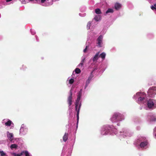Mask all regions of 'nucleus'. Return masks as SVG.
<instances>
[{
    "instance_id": "6",
    "label": "nucleus",
    "mask_w": 156,
    "mask_h": 156,
    "mask_svg": "<svg viewBox=\"0 0 156 156\" xmlns=\"http://www.w3.org/2000/svg\"><path fill=\"white\" fill-rule=\"evenodd\" d=\"M148 95L150 97L154 98L156 96V87H150L147 92Z\"/></svg>"
},
{
    "instance_id": "32",
    "label": "nucleus",
    "mask_w": 156,
    "mask_h": 156,
    "mask_svg": "<svg viewBox=\"0 0 156 156\" xmlns=\"http://www.w3.org/2000/svg\"><path fill=\"white\" fill-rule=\"evenodd\" d=\"M85 58H86L85 56L82 57L81 63L83 64V63L84 62Z\"/></svg>"
},
{
    "instance_id": "42",
    "label": "nucleus",
    "mask_w": 156,
    "mask_h": 156,
    "mask_svg": "<svg viewBox=\"0 0 156 156\" xmlns=\"http://www.w3.org/2000/svg\"><path fill=\"white\" fill-rule=\"evenodd\" d=\"M12 0H6V2H9L12 1Z\"/></svg>"
},
{
    "instance_id": "34",
    "label": "nucleus",
    "mask_w": 156,
    "mask_h": 156,
    "mask_svg": "<svg viewBox=\"0 0 156 156\" xmlns=\"http://www.w3.org/2000/svg\"><path fill=\"white\" fill-rule=\"evenodd\" d=\"M30 31H31L32 34L33 35H34L36 33V32H35V30H33L32 29L30 30Z\"/></svg>"
},
{
    "instance_id": "4",
    "label": "nucleus",
    "mask_w": 156,
    "mask_h": 156,
    "mask_svg": "<svg viewBox=\"0 0 156 156\" xmlns=\"http://www.w3.org/2000/svg\"><path fill=\"white\" fill-rule=\"evenodd\" d=\"M82 92V89H80L77 95V97L75 103V110L77 112L76 116L77 118V125L79 120V114L80 108L81 105V101H80Z\"/></svg>"
},
{
    "instance_id": "28",
    "label": "nucleus",
    "mask_w": 156,
    "mask_h": 156,
    "mask_svg": "<svg viewBox=\"0 0 156 156\" xmlns=\"http://www.w3.org/2000/svg\"><path fill=\"white\" fill-rule=\"evenodd\" d=\"M95 12L98 14H99L101 13V12L100 10V9H96L95 10Z\"/></svg>"
},
{
    "instance_id": "23",
    "label": "nucleus",
    "mask_w": 156,
    "mask_h": 156,
    "mask_svg": "<svg viewBox=\"0 0 156 156\" xmlns=\"http://www.w3.org/2000/svg\"><path fill=\"white\" fill-rule=\"evenodd\" d=\"M68 134L67 133H65L63 136V140L64 141L66 142L68 139Z\"/></svg>"
},
{
    "instance_id": "38",
    "label": "nucleus",
    "mask_w": 156,
    "mask_h": 156,
    "mask_svg": "<svg viewBox=\"0 0 156 156\" xmlns=\"http://www.w3.org/2000/svg\"><path fill=\"white\" fill-rule=\"evenodd\" d=\"M71 152L70 151L69 152H68V154L67 155V156H71Z\"/></svg>"
},
{
    "instance_id": "45",
    "label": "nucleus",
    "mask_w": 156,
    "mask_h": 156,
    "mask_svg": "<svg viewBox=\"0 0 156 156\" xmlns=\"http://www.w3.org/2000/svg\"><path fill=\"white\" fill-rule=\"evenodd\" d=\"M117 125L118 126H119V123H118L117 124Z\"/></svg>"
},
{
    "instance_id": "9",
    "label": "nucleus",
    "mask_w": 156,
    "mask_h": 156,
    "mask_svg": "<svg viewBox=\"0 0 156 156\" xmlns=\"http://www.w3.org/2000/svg\"><path fill=\"white\" fill-rule=\"evenodd\" d=\"M98 70V68H95L94 70L91 72L90 75L88 79L87 80L85 85L84 87V89H85L87 87V86H88L89 84L90 83V82L91 81L92 78L93 77V76L92 74V73H94V72H95L96 71Z\"/></svg>"
},
{
    "instance_id": "15",
    "label": "nucleus",
    "mask_w": 156,
    "mask_h": 156,
    "mask_svg": "<svg viewBox=\"0 0 156 156\" xmlns=\"http://www.w3.org/2000/svg\"><path fill=\"white\" fill-rule=\"evenodd\" d=\"M94 20H92L91 21L89 22L87 24V28L88 29H90V27L91 26V29H92L94 28V25L93 24H94Z\"/></svg>"
},
{
    "instance_id": "33",
    "label": "nucleus",
    "mask_w": 156,
    "mask_h": 156,
    "mask_svg": "<svg viewBox=\"0 0 156 156\" xmlns=\"http://www.w3.org/2000/svg\"><path fill=\"white\" fill-rule=\"evenodd\" d=\"M151 8L152 10L156 11V7L154 5H151Z\"/></svg>"
},
{
    "instance_id": "2",
    "label": "nucleus",
    "mask_w": 156,
    "mask_h": 156,
    "mask_svg": "<svg viewBox=\"0 0 156 156\" xmlns=\"http://www.w3.org/2000/svg\"><path fill=\"white\" fill-rule=\"evenodd\" d=\"M133 98L136 100L137 103L145 107V109H154L156 108V100L150 99L148 100L146 95L143 92H137Z\"/></svg>"
},
{
    "instance_id": "41",
    "label": "nucleus",
    "mask_w": 156,
    "mask_h": 156,
    "mask_svg": "<svg viewBox=\"0 0 156 156\" xmlns=\"http://www.w3.org/2000/svg\"><path fill=\"white\" fill-rule=\"evenodd\" d=\"M137 130H139L140 129V126H138L137 127Z\"/></svg>"
},
{
    "instance_id": "31",
    "label": "nucleus",
    "mask_w": 156,
    "mask_h": 156,
    "mask_svg": "<svg viewBox=\"0 0 156 156\" xmlns=\"http://www.w3.org/2000/svg\"><path fill=\"white\" fill-rule=\"evenodd\" d=\"M153 135L156 138V126L154 128V131H153Z\"/></svg>"
},
{
    "instance_id": "7",
    "label": "nucleus",
    "mask_w": 156,
    "mask_h": 156,
    "mask_svg": "<svg viewBox=\"0 0 156 156\" xmlns=\"http://www.w3.org/2000/svg\"><path fill=\"white\" fill-rule=\"evenodd\" d=\"M2 123L6 126H10V129H13L14 124L9 119H4L2 121Z\"/></svg>"
},
{
    "instance_id": "46",
    "label": "nucleus",
    "mask_w": 156,
    "mask_h": 156,
    "mask_svg": "<svg viewBox=\"0 0 156 156\" xmlns=\"http://www.w3.org/2000/svg\"><path fill=\"white\" fill-rule=\"evenodd\" d=\"M61 156H64L63 155V154L62 153V154L61 155Z\"/></svg>"
},
{
    "instance_id": "11",
    "label": "nucleus",
    "mask_w": 156,
    "mask_h": 156,
    "mask_svg": "<svg viewBox=\"0 0 156 156\" xmlns=\"http://www.w3.org/2000/svg\"><path fill=\"white\" fill-rule=\"evenodd\" d=\"M72 90H70L69 92V95L68 97V99H67V102L68 104L69 105V110L71 111L72 109V108H71V105L72 104Z\"/></svg>"
},
{
    "instance_id": "26",
    "label": "nucleus",
    "mask_w": 156,
    "mask_h": 156,
    "mask_svg": "<svg viewBox=\"0 0 156 156\" xmlns=\"http://www.w3.org/2000/svg\"><path fill=\"white\" fill-rule=\"evenodd\" d=\"M18 147L17 144H12L10 146V148L11 149H16Z\"/></svg>"
},
{
    "instance_id": "24",
    "label": "nucleus",
    "mask_w": 156,
    "mask_h": 156,
    "mask_svg": "<svg viewBox=\"0 0 156 156\" xmlns=\"http://www.w3.org/2000/svg\"><path fill=\"white\" fill-rule=\"evenodd\" d=\"M20 1L21 3L23 4H26L31 2H33L34 1V0H20Z\"/></svg>"
},
{
    "instance_id": "10",
    "label": "nucleus",
    "mask_w": 156,
    "mask_h": 156,
    "mask_svg": "<svg viewBox=\"0 0 156 156\" xmlns=\"http://www.w3.org/2000/svg\"><path fill=\"white\" fill-rule=\"evenodd\" d=\"M147 119L150 122L156 121V115L153 113H149L148 115Z\"/></svg>"
},
{
    "instance_id": "21",
    "label": "nucleus",
    "mask_w": 156,
    "mask_h": 156,
    "mask_svg": "<svg viewBox=\"0 0 156 156\" xmlns=\"http://www.w3.org/2000/svg\"><path fill=\"white\" fill-rule=\"evenodd\" d=\"M93 20L94 21L95 20L96 21H99L101 20V16L100 15L96 16Z\"/></svg>"
},
{
    "instance_id": "22",
    "label": "nucleus",
    "mask_w": 156,
    "mask_h": 156,
    "mask_svg": "<svg viewBox=\"0 0 156 156\" xmlns=\"http://www.w3.org/2000/svg\"><path fill=\"white\" fill-rule=\"evenodd\" d=\"M34 1L33 2H31L34 3H39L41 2L42 3H43L45 1V0H34Z\"/></svg>"
},
{
    "instance_id": "1",
    "label": "nucleus",
    "mask_w": 156,
    "mask_h": 156,
    "mask_svg": "<svg viewBox=\"0 0 156 156\" xmlns=\"http://www.w3.org/2000/svg\"><path fill=\"white\" fill-rule=\"evenodd\" d=\"M100 132L102 136L115 134L118 136L120 139L123 138H128L132 136L133 134V133L126 129H123L119 133H117L116 129L113 126L108 125L103 126L101 129Z\"/></svg>"
},
{
    "instance_id": "12",
    "label": "nucleus",
    "mask_w": 156,
    "mask_h": 156,
    "mask_svg": "<svg viewBox=\"0 0 156 156\" xmlns=\"http://www.w3.org/2000/svg\"><path fill=\"white\" fill-rule=\"evenodd\" d=\"M103 36L101 35L97 38V46L101 48L103 45Z\"/></svg>"
},
{
    "instance_id": "35",
    "label": "nucleus",
    "mask_w": 156,
    "mask_h": 156,
    "mask_svg": "<svg viewBox=\"0 0 156 156\" xmlns=\"http://www.w3.org/2000/svg\"><path fill=\"white\" fill-rule=\"evenodd\" d=\"M79 15L80 16L84 17L86 16V14L85 13H80L79 14Z\"/></svg>"
},
{
    "instance_id": "14",
    "label": "nucleus",
    "mask_w": 156,
    "mask_h": 156,
    "mask_svg": "<svg viewBox=\"0 0 156 156\" xmlns=\"http://www.w3.org/2000/svg\"><path fill=\"white\" fill-rule=\"evenodd\" d=\"M7 136L9 140L11 142H14L13 141V135L12 133L7 132Z\"/></svg>"
},
{
    "instance_id": "20",
    "label": "nucleus",
    "mask_w": 156,
    "mask_h": 156,
    "mask_svg": "<svg viewBox=\"0 0 156 156\" xmlns=\"http://www.w3.org/2000/svg\"><path fill=\"white\" fill-rule=\"evenodd\" d=\"M53 4V2L52 1H51L49 2V1L48 0H47V1L44 3V4H43L42 5L43 6H49L50 5H51Z\"/></svg>"
},
{
    "instance_id": "37",
    "label": "nucleus",
    "mask_w": 156,
    "mask_h": 156,
    "mask_svg": "<svg viewBox=\"0 0 156 156\" xmlns=\"http://www.w3.org/2000/svg\"><path fill=\"white\" fill-rule=\"evenodd\" d=\"M153 35L151 34H149L148 35V37L149 38H152L153 37Z\"/></svg>"
},
{
    "instance_id": "30",
    "label": "nucleus",
    "mask_w": 156,
    "mask_h": 156,
    "mask_svg": "<svg viewBox=\"0 0 156 156\" xmlns=\"http://www.w3.org/2000/svg\"><path fill=\"white\" fill-rule=\"evenodd\" d=\"M88 43V42L87 41L86 43V48H85L83 50V52H84V53H85L87 51V48H88L89 47V45H87V43Z\"/></svg>"
},
{
    "instance_id": "40",
    "label": "nucleus",
    "mask_w": 156,
    "mask_h": 156,
    "mask_svg": "<svg viewBox=\"0 0 156 156\" xmlns=\"http://www.w3.org/2000/svg\"><path fill=\"white\" fill-rule=\"evenodd\" d=\"M26 68L25 66H24V65H23L22 66V69L23 70L24 69H25V68Z\"/></svg>"
},
{
    "instance_id": "5",
    "label": "nucleus",
    "mask_w": 156,
    "mask_h": 156,
    "mask_svg": "<svg viewBox=\"0 0 156 156\" xmlns=\"http://www.w3.org/2000/svg\"><path fill=\"white\" fill-rule=\"evenodd\" d=\"M124 119L123 115L119 112H115L112 115L110 120L112 123H115L122 121Z\"/></svg>"
},
{
    "instance_id": "19",
    "label": "nucleus",
    "mask_w": 156,
    "mask_h": 156,
    "mask_svg": "<svg viewBox=\"0 0 156 156\" xmlns=\"http://www.w3.org/2000/svg\"><path fill=\"white\" fill-rule=\"evenodd\" d=\"M114 10L113 9L109 8L108 9L106 12L105 13V15L106 16L109 13H112L113 12Z\"/></svg>"
},
{
    "instance_id": "39",
    "label": "nucleus",
    "mask_w": 156,
    "mask_h": 156,
    "mask_svg": "<svg viewBox=\"0 0 156 156\" xmlns=\"http://www.w3.org/2000/svg\"><path fill=\"white\" fill-rule=\"evenodd\" d=\"M75 142V140H72V143H73V144H72V147H73V145L74 144Z\"/></svg>"
},
{
    "instance_id": "17",
    "label": "nucleus",
    "mask_w": 156,
    "mask_h": 156,
    "mask_svg": "<svg viewBox=\"0 0 156 156\" xmlns=\"http://www.w3.org/2000/svg\"><path fill=\"white\" fill-rule=\"evenodd\" d=\"M99 57V52L97 53L94 55L93 58V62H96L98 60Z\"/></svg>"
},
{
    "instance_id": "44",
    "label": "nucleus",
    "mask_w": 156,
    "mask_h": 156,
    "mask_svg": "<svg viewBox=\"0 0 156 156\" xmlns=\"http://www.w3.org/2000/svg\"><path fill=\"white\" fill-rule=\"evenodd\" d=\"M153 5L156 7V3L154 4Z\"/></svg>"
},
{
    "instance_id": "27",
    "label": "nucleus",
    "mask_w": 156,
    "mask_h": 156,
    "mask_svg": "<svg viewBox=\"0 0 156 156\" xmlns=\"http://www.w3.org/2000/svg\"><path fill=\"white\" fill-rule=\"evenodd\" d=\"M80 69L77 68L75 69V72H73V75L74 74V73H79L80 72Z\"/></svg>"
},
{
    "instance_id": "16",
    "label": "nucleus",
    "mask_w": 156,
    "mask_h": 156,
    "mask_svg": "<svg viewBox=\"0 0 156 156\" xmlns=\"http://www.w3.org/2000/svg\"><path fill=\"white\" fill-rule=\"evenodd\" d=\"M74 79L73 78H71L70 77H69L67 80V85L69 86V85H70V86L74 82Z\"/></svg>"
},
{
    "instance_id": "18",
    "label": "nucleus",
    "mask_w": 156,
    "mask_h": 156,
    "mask_svg": "<svg viewBox=\"0 0 156 156\" xmlns=\"http://www.w3.org/2000/svg\"><path fill=\"white\" fill-rule=\"evenodd\" d=\"M122 5L119 3H116L115 4V8L116 10L119 9L121 7Z\"/></svg>"
},
{
    "instance_id": "8",
    "label": "nucleus",
    "mask_w": 156,
    "mask_h": 156,
    "mask_svg": "<svg viewBox=\"0 0 156 156\" xmlns=\"http://www.w3.org/2000/svg\"><path fill=\"white\" fill-rule=\"evenodd\" d=\"M28 130L27 126L24 124H22L20 130V135L21 136L25 135L27 134Z\"/></svg>"
},
{
    "instance_id": "13",
    "label": "nucleus",
    "mask_w": 156,
    "mask_h": 156,
    "mask_svg": "<svg viewBox=\"0 0 156 156\" xmlns=\"http://www.w3.org/2000/svg\"><path fill=\"white\" fill-rule=\"evenodd\" d=\"M24 154H25L26 156H31L30 154L27 151H22L21 153L20 154H17L15 153H13L12 155L13 156H21Z\"/></svg>"
},
{
    "instance_id": "43",
    "label": "nucleus",
    "mask_w": 156,
    "mask_h": 156,
    "mask_svg": "<svg viewBox=\"0 0 156 156\" xmlns=\"http://www.w3.org/2000/svg\"><path fill=\"white\" fill-rule=\"evenodd\" d=\"M36 40H37V41H39V40H38V37L37 36H36Z\"/></svg>"
},
{
    "instance_id": "36",
    "label": "nucleus",
    "mask_w": 156,
    "mask_h": 156,
    "mask_svg": "<svg viewBox=\"0 0 156 156\" xmlns=\"http://www.w3.org/2000/svg\"><path fill=\"white\" fill-rule=\"evenodd\" d=\"M83 64L82 63H80L79 64L78 66V67H79V68H81L82 67H83Z\"/></svg>"
},
{
    "instance_id": "29",
    "label": "nucleus",
    "mask_w": 156,
    "mask_h": 156,
    "mask_svg": "<svg viewBox=\"0 0 156 156\" xmlns=\"http://www.w3.org/2000/svg\"><path fill=\"white\" fill-rule=\"evenodd\" d=\"M0 154L1 156H5L6 154L3 151L0 150Z\"/></svg>"
},
{
    "instance_id": "25",
    "label": "nucleus",
    "mask_w": 156,
    "mask_h": 156,
    "mask_svg": "<svg viewBox=\"0 0 156 156\" xmlns=\"http://www.w3.org/2000/svg\"><path fill=\"white\" fill-rule=\"evenodd\" d=\"M106 56V54L105 53L103 52L99 54V57H101L103 60H104Z\"/></svg>"
},
{
    "instance_id": "3",
    "label": "nucleus",
    "mask_w": 156,
    "mask_h": 156,
    "mask_svg": "<svg viewBox=\"0 0 156 156\" xmlns=\"http://www.w3.org/2000/svg\"><path fill=\"white\" fill-rule=\"evenodd\" d=\"M134 144L142 149H146L148 146V143L146 137L140 136L137 137Z\"/></svg>"
}]
</instances>
